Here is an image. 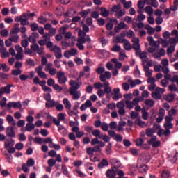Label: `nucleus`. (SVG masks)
I'll return each mask as SVG.
<instances>
[{"label": "nucleus", "mask_w": 178, "mask_h": 178, "mask_svg": "<svg viewBox=\"0 0 178 178\" xmlns=\"http://www.w3.org/2000/svg\"><path fill=\"white\" fill-rule=\"evenodd\" d=\"M109 129V125H108V124L103 122L102 124V130H103V131H108V130Z\"/></svg>", "instance_id": "nucleus-48"}, {"label": "nucleus", "mask_w": 178, "mask_h": 178, "mask_svg": "<svg viewBox=\"0 0 178 178\" xmlns=\"http://www.w3.org/2000/svg\"><path fill=\"white\" fill-rule=\"evenodd\" d=\"M13 108H15V109H21L22 108V103L20 102H14V105Z\"/></svg>", "instance_id": "nucleus-56"}, {"label": "nucleus", "mask_w": 178, "mask_h": 178, "mask_svg": "<svg viewBox=\"0 0 178 178\" xmlns=\"http://www.w3.org/2000/svg\"><path fill=\"white\" fill-rule=\"evenodd\" d=\"M94 87L96 90H101V88L104 87V85L101 83V82H98V83H94Z\"/></svg>", "instance_id": "nucleus-50"}, {"label": "nucleus", "mask_w": 178, "mask_h": 178, "mask_svg": "<svg viewBox=\"0 0 178 178\" xmlns=\"http://www.w3.org/2000/svg\"><path fill=\"white\" fill-rule=\"evenodd\" d=\"M175 97L176 96L173 93L168 94L165 96V101H167V102H173V100L175 99Z\"/></svg>", "instance_id": "nucleus-15"}, {"label": "nucleus", "mask_w": 178, "mask_h": 178, "mask_svg": "<svg viewBox=\"0 0 178 178\" xmlns=\"http://www.w3.org/2000/svg\"><path fill=\"white\" fill-rule=\"evenodd\" d=\"M12 74L13 76H19V74H22V70L20 69L13 70Z\"/></svg>", "instance_id": "nucleus-39"}, {"label": "nucleus", "mask_w": 178, "mask_h": 178, "mask_svg": "<svg viewBox=\"0 0 178 178\" xmlns=\"http://www.w3.org/2000/svg\"><path fill=\"white\" fill-rule=\"evenodd\" d=\"M55 106V100H50L46 103V108H54Z\"/></svg>", "instance_id": "nucleus-29"}, {"label": "nucleus", "mask_w": 178, "mask_h": 178, "mask_svg": "<svg viewBox=\"0 0 178 178\" xmlns=\"http://www.w3.org/2000/svg\"><path fill=\"white\" fill-rule=\"evenodd\" d=\"M157 135L159 137H162V136L168 137V136L170 135V129H165V130L163 131L162 129H159L157 132Z\"/></svg>", "instance_id": "nucleus-8"}, {"label": "nucleus", "mask_w": 178, "mask_h": 178, "mask_svg": "<svg viewBox=\"0 0 178 178\" xmlns=\"http://www.w3.org/2000/svg\"><path fill=\"white\" fill-rule=\"evenodd\" d=\"M168 89L171 91H177V88L176 87L175 84H171L168 86Z\"/></svg>", "instance_id": "nucleus-61"}, {"label": "nucleus", "mask_w": 178, "mask_h": 178, "mask_svg": "<svg viewBox=\"0 0 178 178\" xmlns=\"http://www.w3.org/2000/svg\"><path fill=\"white\" fill-rule=\"evenodd\" d=\"M145 10L146 12V13H147L148 15H151L152 13H154V8H152V7L148 6H146L145 8Z\"/></svg>", "instance_id": "nucleus-28"}, {"label": "nucleus", "mask_w": 178, "mask_h": 178, "mask_svg": "<svg viewBox=\"0 0 178 178\" xmlns=\"http://www.w3.org/2000/svg\"><path fill=\"white\" fill-rule=\"evenodd\" d=\"M145 104L148 108H152V106L155 105V101H154L153 99H147L145 100Z\"/></svg>", "instance_id": "nucleus-14"}, {"label": "nucleus", "mask_w": 178, "mask_h": 178, "mask_svg": "<svg viewBox=\"0 0 178 178\" xmlns=\"http://www.w3.org/2000/svg\"><path fill=\"white\" fill-rule=\"evenodd\" d=\"M63 49H67L70 47V42H67V39H65V41L61 42Z\"/></svg>", "instance_id": "nucleus-20"}, {"label": "nucleus", "mask_w": 178, "mask_h": 178, "mask_svg": "<svg viewBox=\"0 0 178 178\" xmlns=\"http://www.w3.org/2000/svg\"><path fill=\"white\" fill-rule=\"evenodd\" d=\"M145 6V3H144V1H143L142 0H140L138 2V9H144V6Z\"/></svg>", "instance_id": "nucleus-53"}, {"label": "nucleus", "mask_w": 178, "mask_h": 178, "mask_svg": "<svg viewBox=\"0 0 178 178\" xmlns=\"http://www.w3.org/2000/svg\"><path fill=\"white\" fill-rule=\"evenodd\" d=\"M135 124H138L139 127H144V124H145V122L141 121V118H138L135 121Z\"/></svg>", "instance_id": "nucleus-23"}, {"label": "nucleus", "mask_w": 178, "mask_h": 178, "mask_svg": "<svg viewBox=\"0 0 178 178\" xmlns=\"http://www.w3.org/2000/svg\"><path fill=\"white\" fill-rule=\"evenodd\" d=\"M116 40H118L117 42H118V43L123 44V42H124V48L126 51H131V49H129V48H130V45H131V43H130V42L129 40H127V39L124 38L122 40L121 37L116 36Z\"/></svg>", "instance_id": "nucleus-3"}, {"label": "nucleus", "mask_w": 178, "mask_h": 178, "mask_svg": "<svg viewBox=\"0 0 178 178\" xmlns=\"http://www.w3.org/2000/svg\"><path fill=\"white\" fill-rule=\"evenodd\" d=\"M139 98H141V99H140ZM139 98H137V97L134 98L132 101V105L134 106L138 105V103L140 102L144 101V97H140Z\"/></svg>", "instance_id": "nucleus-22"}, {"label": "nucleus", "mask_w": 178, "mask_h": 178, "mask_svg": "<svg viewBox=\"0 0 178 178\" xmlns=\"http://www.w3.org/2000/svg\"><path fill=\"white\" fill-rule=\"evenodd\" d=\"M23 148H24V145L22 143H19L15 145V149H17L18 151H22Z\"/></svg>", "instance_id": "nucleus-38"}, {"label": "nucleus", "mask_w": 178, "mask_h": 178, "mask_svg": "<svg viewBox=\"0 0 178 178\" xmlns=\"http://www.w3.org/2000/svg\"><path fill=\"white\" fill-rule=\"evenodd\" d=\"M23 17H26V13H23V15H22L20 17L17 16L15 17V21L17 22V23H19V22H21L22 23V20L23 19Z\"/></svg>", "instance_id": "nucleus-47"}, {"label": "nucleus", "mask_w": 178, "mask_h": 178, "mask_svg": "<svg viewBox=\"0 0 178 178\" xmlns=\"http://www.w3.org/2000/svg\"><path fill=\"white\" fill-rule=\"evenodd\" d=\"M175 51V45H170L167 49V54H173Z\"/></svg>", "instance_id": "nucleus-40"}, {"label": "nucleus", "mask_w": 178, "mask_h": 178, "mask_svg": "<svg viewBox=\"0 0 178 178\" xmlns=\"http://www.w3.org/2000/svg\"><path fill=\"white\" fill-rule=\"evenodd\" d=\"M128 49H134V51H140V49H141L140 43H139V46L136 44H133V45L129 44V48H128Z\"/></svg>", "instance_id": "nucleus-27"}, {"label": "nucleus", "mask_w": 178, "mask_h": 178, "mask_svg": "<svg viewBox=\"0 0 178 178\" xmlns=\"http://www.w3.org/2000/svg\"><path fill=\"white\" fill-rule=\"evenodd\" d=\"M152 97L154 99H162V95L161 93L156 92H152Z\"/></svg>", "instance_id": "nucleus-18"}, {"label": "nucleus", "mask_w": 178, "mask_h": 178, "mask_svg": "<svg viewBox=\"0 0 178 178\" xmlns=\"http://www.w3.org/2000/svg\"><path fill=\"white\" fill-rule=\"evenodd\" d=\"M21 45L23 48H27V47H29V40L26 39L22 40Z\"/></svg>", "instance_id": "nucleus-41"}, {"label": "nucleus", "mask_w": 178, "mask_h": 178, "mask_svg": "<svg viewBox=\"0 0 178 178\" xmlns=\"http://www.w3.org/2000/svg\"><path fill=\"white\" fill-rule=\"evenodd\" d=\"M142 118L144 120H147L148 119V113L145 111V108L142 109Z\"/></svg>", "instance_id": "nucleus-30"}, {"label": "nucleus", "mask_w": 178, "mask_h": 178, "mask_svg": "<svg viewBox=\"0 0 178 178\" xmlns=\"http://www.w3.org/2000/svg\"><path fill=\"white\" fill-rule=\"evenodd\" d=\"M131 41L133 42V44H135L139 47L140 39L138 38H134Z\"/></svg>", "instance_id": "nucleus-59"}, {"label": "nucleus", "mask_w": 178, "mask_h": 178, "mask_svg": "<svg viewBox=\"0 0 178 178\" xmlns=\"http://www.w3.org/2000/svg\"><path fill=\"white\" fill-rule=\"evenodd\" d=\"M76 92H77V87L72 86V87L70 88V95H74V94Z\"/></svg>", "instance_id": "nucleus-58"}, {"label": "nucleus", "mask_w": 178, "mask_h": 178, "mask_svg": "<svg viewBox=\"0 0 178 178\" xmlns=\"http://www.w3.org/2000/svg\"><path fill=\"white\" fill-rule=\"evenodd\" d=\"M15 50L17 51V54H22L23 53V47H20L19 44H17L15 46Z\"/></svg>", "instance_id": "nucleus-45"}, {"label": "nucleus", "mask_w": 178, "mask_h": 178, "mask_svg": "<svg viewBox=\"0 0 178 178\" xmlns=\"http://www.w3.org/2000/svg\"><path fill=\"white\" fill-rule=\"evenodd\" d=\"M153 134L152 128H147L146 129V136H147V137H152Z\"/></svg>", "instance_id": "nucleus-52"}, {"label": "nucleus", "mask_w": 178, "mask_h": 178, "mask_svg": "<svg viewBox=\"0 0 178 178\" xmlns=\"http://www.w3.org/2000/svg\"><path fill=\"white\" fill-rule=\"evenodd\" d=\"M63 104L66 108V109L70 110L72 108V104H70V102L66 98L63 99Z\"/></svg>", "instance_id": "nucleus-19"}, {"label": "nucleus", "mask_w": 178, "mask_h": 178, "mask_svg": "<svg viewBox=\"0 0 178 178\" xmlns=\"http://www.w3.org/2000/svg\"><path fill=\"white\" fill-rule=\"evenodd\" d=\"M161 176L162 178H169L170 176V173L168 170H164L161 173Z\"/></svg>", "instance_id": "nucleus-37"}, {"label": "nucleus", "mask_w": 178, "mask_h": 178, "mask_svg": "<svg viewBox=\"0 0 178 178\" xmlns=\"http://www.w3.org/2000/svg\"><path fill=\"white\" fill-rule=\"evenodd\" d=\"M112 163H113L114 165L106 171V177L115 178L116 175L120 177L124 176V172L123 170H119V168L122 166V163H120L118 160L113 159Z\"/></svg>", "instance_id": "nucleus-1"}, {"label": "nucleus", "mask_w": 178, "mask_h": 178, "mask_svg": "<svg viewBox=\"0 0 178 178\" xmlns=\"http://www.w3.org/2000/svg\"><path fill=\"white\" fill-rule=\"evenodd\" d=\"M109 165V163L108 162V160L106 159H103L100 163L98 164V168L102 169L104 166H108Z\"/></svg>", "instance_id": "nucleus-13"}, {"label": "nucleus", "mask_w": 178, "mask_h": 178, "mask_svg": "<svg viewBox=\"0 0 178 178\" xmlns=\"http://www.w3.org/2000/svg\"><path fill=\"white\" fill-rule=\"evenodd\" d=\"M86 154H88V155H91V156H94V148H92V147L87 148Z\"/></svg>", "instance_id": "nucleus-43"}, {"label": "nucleus", "mask_w": 178, "mask_h": 178, "mask_svg": "<svg viewBox=\"0 0 178 178\" xmlns=\"http://www.w3.org/2000/svg\"><path fill=\"white\" fill-rule=\"evenodd\" d=\"M0 34L2 37H8L9 34V31H8V29H3L0 32Z\"/></svg>", "instance_id": "nucleus-42"}, {"label": "nucleus", "mask_w": 178, "mask_h": 178, "mask_svg": "<svg viewBox=\"0 0 178 178\" xmlns=\"http://www.w3.org/2000/svg\"><path fill=\"white\" fill-rule=\"evenodd\" d=\"M0 106L1 108H5V106H6V97H3L0 101Z\"/></svg>", "instance_id": "nucleus-57"}, {"label": "nucleus", "mask_w": 178, "mask_h": 178, "mask_svg": "<svg viewBox=\"0 0 178 178\" xmlns=\"http://www.w3.org/2000/svg\"><path fill=\"white\" fill-rule=\"evenodd\" d=\"M142 66H143L144 72H145L146 77L151 78L152 76V70H149L150 67H152V61H147L146 60H142Z\"/></svg>", "instance_id": "nucleus-2"}, {"label": "nucleus", "mask_w": 178, "mask_h": 178, "mask_svg": "<svg viewBox=\"0 0 178 178\" xmlns=\"http://www.w3.org/2000/svg\"><path fill=\"white\" fill-rule=\"evenodd\" d=\"M177 6H178V0H174L173 6H170V9L172 12H176V10H177L178 9Z\"/></svg>", "instance_id": "nucleus-17"}, {"label": "nucleus", "mask_w": 178, "mask_h": 178, "mask_svg": "<svg viewBox=\"0 0 178 178\" xmlns=\"http://www.w3.org/2000/svg\"><path fill=\"white\" fill-rule=\"evenodd\" d=\"M164 128L167 129L168 130H170V129L173 128V124L172 122L170 123H165L164 124Z\"/></svg>", "instance_id": "nucleus-60"}, {"label": "nucleus", "mask_w": 178, "mask_h": 178, "mask_svg": "<svg viewBox=\"0 0 178 178\" xmlns=\"http://www.w3.org/2000/svg\"><path fill=\"white\" fill-rule=\"evenodd\" d=\"M10 87H13V84H8L5 87H1L0 90L3 94H10Z\"/></svg>", "instance_id": "nucleus-10"}, {"label": "nucleus", "mask_w": 178, "mask_h": 178, "mask_svg": "<svg viewBox=\"0 0 178 178\" xmlns=\"http://www.w3.org/2000/svg\"><path fill=\"white\" fill-rule=\"evenodd\" d=\"M6 134L7 137H10V138H15L16 137V133L15 132V127H8L6 128Z\"/></svg>", "instance_id": "nucleus-7"}, {"label": "nucleus", "mask_w": 178, "mask_h": 178, "mask_svg": "<svg viewBox=\"0 0 178 178\" xmlns=\"http://www.w3.org/2000/svg\"><path fill=\"white\" fill-rule=\"evenodd\" d=\"M121 48L120 46L115 44L111 48V51L113 52H119L120 51Z\"/></svg>", "instance_id": "nucleus-49"}, {"label": "nucleus", "mask_w": 178, "mask_h": 178, "mask_svg": "<svg viewBox=\"0 0 178 178\" xmlns=\"http://www.w3.org/2000/svg\"><path fill=\"white\" fill-rule=\"evenodd\" d=\"M57 79H58V82L59 84H65L67 81V77L65 76V72L62 71L57 72Z\"/></svg>", "instance_id": "nucleus-4"}, {"label": "nucleus", "mask_w": 178, "mask_h": 178, "mask_svg": "<svg viewBox=\"0 0 178 178\" xmlns=\"http://www.w3.org/2000/svg\"><path fill=\"white\" fill-rule=\"evenodd\" d=\"M47 86L49 87H54V86H55V80H54L52 78L49 79L47 80Z\"/></svg>", "instance_id": "nucleus-44"}, {"label": "nucleus", "mask_w": 178, "mask_h": 178, "mask_svg": "<svg viewBox=\"0 0 178 178\" xmlns=\"http://www.w3.org/2000/svg\"><path fill=\"white\" fill-rule=\"evenodd\" d=\"M161 44L163 48H166V47H169V42H168V40L165 39L161 38Z\"/></svg>", "instance_id": "nucleus-54"}, {"label": "nucleus", "mask_w": 178, "mask_h": 178, "mask_svg": "<svg viewBox=\"0 0 178 178\" xmlns=\"http://www.w3.org/2000/svg\"><path fill=\"white\" fill-rule=\"evenodd\" d=\"M20 29L19 28H13L10 31V34H19Z\"/></svg>", "instance_id": "nucleus-62"}, {"label": "nucleus", "mask_w": 178, "mask_h": 178, "mask_svg": "<svg viewBox=\"0 0 178 178\" xmlns=\"http://www.w3.org/2000/svg\"><path fill=\"white\" fill-rule=\"evenodd\" d=\"M19 38H20L19 35H14L13 37H10L9 40L10 41H11V42H15V44H17L19 42Z\"/></svg>", "instance_id": "nucleus-24"}, {"label": "nucleus", "mask_w": 178, "mask_h": 178, "mask_svg": "<svg viewBox=\"0 0 178 178\" xmlns=\"http://www.w3.org/2000/svg\"><path fill=\"white\" fill-rule=\"evenodd\" d=\"M92 136L98 138V136H99V134H101V131L99 129H95L92 131Z\"/></svg>", "instance_id": "nucleus-51"}, {"label": "nucleus", "mask_w": 178, "mask_h": 178, "mask_svg": "<svg viewBox=\"0 0 178 178\" xmlns=\"http://www.w3.org/2000/svg\"><path fill=\"white\" fill-rule=\"evenodd\" d=\"M47 163L50 168H52L53 166H55V165L56 164V161H55V159H50L48 160Z\"/></svg>", "instance_id": "nucleus-33"}, {"label": "nucleus", "mask_w": 178, "mask_h": 178, "mask_svg": "<svg viewBox=\"0 0 178 178\" xmlns=\"http://www.w3.org/2000/svg\"><path fill=\"white\" fill-rule=\"evenodd\" d=\"M38 22L40 23V24H44L47 23V18L44 17V16H40L38 18Z\"/></svg>", "instance_id": "nucleus-35"}, {"label": "nucleus", "mask_w": 178, "mask_h": 178, "mask_svg": "<svg viewBox=\"0 0 178 178\" xmlns=\"http://www.w3.org/2000/svg\"><path fill=\"white\" fill-rule=\"evenodd\" d=\"M44 98L47 102H49L51 100V93L44 94Z\"/></svg>", "instance_id": "nucleus-63"}, {"label": "nucleus", "mask_w": 178, "mask_h": 178, "mask_svg": "<svg viewBox=\"0 0 178 178\" xmlns=\"http://www.w3.org/2000/svg\"><path fill=\"white\" fill-rule=\"evenodd\" d=\"M35 163V161L34 159H29L27 160V161H26V165H27V166H29V168L34 166Z\"/></svg>", "instance_id": "nucleus-26"}, {"label": "nucleus", "mask_w": 178, "mask_h": 178, "mask_svg": "<svg viewBox=\"0 0 178 178\" xmlns=\"http://www.w3.org/2000/svg\"><path fill=\"white\" fill-rule=\"evenodd\" d=\"M128 83H130L131 87H136V86L141 84V81L140 79H129Z\"/></svg>", "instance_id": "nucleus-12"}, {"label": "nucleus", "mask_w": 178, "mask_h": 178, "mask_svg": "<svg viewBox=\"0 0 178 178\" xmlns=\"http://www.w3.org/2000/svg\"><path fill=\"white\" fill-rule=\"evenodd\" d=\"M100 15L101 16H102L103 17H108L109 16V10H106V8L105 7H102L100 8Z\"/></svg>", "instance_id": "nucleus-11"}, {"label": "nucleus", "mask_w": 178, "mask_h": 178, "mask_svg": "<svg viewBox=\"0 0 178 178\" xmlns=\"http://www.w3.org/2000/svg\"><path fill=\"white\" fill-rule=\"evenodd\" d=\"M143 144H144V139L141 138L136 139V145H137V147H141Z\"/></svg>", "instance_id": "nucleus-32"}, {"label": "nucleus", "mask_w": 178, "mask_h": 178, "mask_svg": "<svg viewBox=\"0 0 178 178\" xmlns=\"http://www.w3.org/2000/svg\"><path fill=\"white\" fill-rule=\"evenodd\" d=\"M15 145V140L13 139H7L4 144V148L8 149V148H10V147H13Z\"/></svg>", "instance_id": "nucleus-9"}, {"label": "nucleus", "mask_w": 178, "mask_h": 178, "mask_svg": "<svg viewBox=\"0 0 178 178\" xmlns=\"http://www.w3.org/2000/svg\"><path fill=\"white\" fill-rule=\"evenodd\" d=\"M53 88H54V90H55V91H58V92H60L63 90V88H62L58 84H54L53 86Z\"/></svg>", "instance_id": "nucleus-31"}, {"label": "nucleus", "mask_w": 178, "mask_h": 178, "mask_svg": "<svg viewBox=\"0 0 178 178\" xmlns=\"http://www.w3.org/2000/svg\"><path fill=\"white\" fill-rule=\"evenodd\" d=\"M116 106L118 109H120L122 108H124L125 105H124V99L118 102L116 104Z\"/></svg>", "instance_id": "nucleus-34"}, {"label": "nucleus", "mask_w": 178, "mask_h": 178, "mask_svg": "<svg viewBox=\"0 0 178 178\" xmlns=\"http://www.w3.org/2000/svg\"><path fill=\"white\" fill-rule=\"evenodd\" d=\"M52 52H55V56L56 59H61L62 58V49L58 47L57 45L54 46V47L51 49Z\"/></svg>", "instance_id": "nucleus-5"}, {"label": "nucleus", "mask_w": 178, "mask_h": 178, "mask_svg": "<svg viewBox=\"0 0 178 178\" xmlns=\"http://www.w3.org/2000/svg\"><path fill=\"white\" fill-rule=\"evenodd\" d=\"M25 65H28L29 66H35V62H34V60L29 58L26 60Z\"/></svg>", "instance_id": "nucleus-25"}, {"label": "nucleus", "mask_w": 178, "mask_h": 178, "mask_svg": "<svg viewBox=\"0 0 178 178\" xmlns=\"http://www.w3.org/2000/svg\"><path fill=\"white\" fill-rule=\"evenodd\" d=\"M31 30L32 31H36L38 30V24L37 23H33L31 24Z\"/></svg>", "instance_id": "nucleus-46"}, {"label": "nucleus", "mask_w": 178, "mask_h": 178, "mask_svg": "<svg viewBox=\"0 0 178 178\" xmlns=\"http://www.w3.org/2000/svg\"><path fill=\"white\" fill-rule=\"evenodd\" d=\"M30 22H29V19L27 18V14H26V17H22L21 25L22 26H29Z\"/></svg>", "instance_id": "nucleus-21"}, {"label": "nucleus", "mask_w": 178, "mask_h": 178, "mask_svg": "<svg viewBox=\"0 0 178 178\" xmlns=\"http://www.w3.org/2000/svg\"><path fill=\"white\" fill-rule=\"evenodd\" d=\"M34 129H35V125L33 122H29L26 124V131H31V130H34Z\"/></svg>", "instance_id": "nucleus-16"}, {"label": "nucleus", "mask_w": 178, "mask_h": 178, "mask_svg": "<svg viewBox=\"0 0 178 178\" xmlns=\"http://www.w3.org/2000/svg\"><path fill=\"white\" fill-rule=\"evenodd\" d=\"M117 143H122L123 140V137L121 135L117 134L115 135V138H114Z\"/></svg>", "instance_id": "nucleus-55"}, {"label": "nucleus", "mask_w": 178, "mask_h": 178, "mask_svg": "<svg viewBox=\"0 0 178 178\" xmlns=\"http://www.w3.org/2000/svg\"><path fill=\"white\" fill-rule=\"evenodd\" d=\"M149 145H152L153 148H158L161 145V141H156V136H153L152 138L147 141Z\"/></svg>", "instance_id": "nucleus-6"}, {"label": "nucleus", "mask_w": 178, "mask_h": 178, "mask_svg": "<svg viewBox=\"0 0 178 178\" xmlns=\"http://www.w3.org/2000/svg\"><path fill=\"white\" fill-rule=\"evenodd\" d=\"M106 152H108V155L112 154V143H108L107 147H106Z\"/></svg>", "instance_id": "nucleus-36"}, {"label": "nucleus", "mask_w": 178, "mask_h": 178, "mask_svg": "<svg viewBox=\"0 0 178 178\" xmlns=\"http://www.w3.org/2000/svg\"><path fill=\"white\" fill-rule=\"evenodd\" d=\"M171 83H176L178 86V75H174L171 79Z\"/></svg>", "instance_id": "nucleus-64"}]
</instances>
